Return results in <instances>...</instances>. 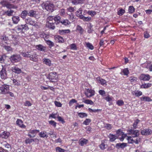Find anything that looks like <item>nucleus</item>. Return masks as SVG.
Returning a JSON list of instances; mask_svg holds the SVG:
<instances>
[{
    "instance_id": "nucleus-11",
    "label": "nucleus",
    "mask_w": 152,
    "mask_h": 152,
    "mask_svg": "<svg viewBox=\"0 0 152 152\" xmlns=\"http://www.w3.org/2000/svg\"><path fill=\"white\" fill-rule=\"evenodd\" d=\"M28 15L31 17L37 18L39 17V13L38 12L31 10L29 11Z\"/></svg>"
},
{
    "instance_id": "nucleus-48",
    "label": "nucleus",
    "mask_w": 152,
    "mask_h": 152,
    "mask_svg": "<svg viewBox=\"0 0 152 152\" xmlns=\"http://www.w3.org/2000/svg\"><path fill=\"white\" fill-rule=\"evenodd\" d=\"M135 9L132 6H130L128 9V12L130 13H133L134 12Z\"/></svg>"
},
{
    "instance_id": "nucleus-58",
    "label": "nucleus",
    "mask_w": 152,
    "mask_h": 152,
    "mask_svg": "<svg viewBox=\"0 0 152 152\" xmlns=\"http://www.w3.org/2000/svg\"><path fill=\"white\" fill-rule=\"evenodd\" d=\"M83 11V9L81 8H80L79 10L77 11L76 12L77 15L79 17V15H82V12Z\"/></svg>"
},
{
    "instance_id": "nucleus-16",
    "label": "nucleus",
    "mask_w": 152,
    "mask_h": 152,
    "mask_svg": "<svg viewBox=\"0 0 152 152\" xmlns=\"http://www.w3.org/2000/svg\"><path fill=\"white\" fill-rule=\"evenodd\" d=\"M23 121L21 119H18L16 124L17 125L22 128H25L26 126L23 124Z\"/></svg>"
},
{
    "instance_id": "nucleus-47",
    "label": "nucleus",
    "mask_w": 152,
    "mask_h": 152,
    "mask_svg": "<svg viewBox=\"0 0 152 152\" xmlns=\"http://www.w3.org/2000/svg\"><path fill=\"white\" fill-rule=\"evenodd\" d=\"M78 116L81 118H83L87 117V115L85 113H78Z\"/></svg>"
},
{
    "instance_id": "nucleus-17",
    "label": "nucleus",
    "mask_w": 152,
    "mask_h": 152,
    "mask_svg": "<svg viewBox=\"0 0 152 152\" xmlns=\"http://www.w3.org/2000/svg\"><path fill=\"white\" fill-rule=\"evenodd\" d=\"M42 61L43 63L47 66H50L51 65V61L48 58H44L42 59Z\"/></svg>"
},
{
    "instance_id": "nucleus-21",
    "label": "nucleus",
    "mask_w": 152,
    "mask_h": 152,
    "mask_svg": "<svg viewBox=\"0 0 152 152\" xmlns=\"http://www.w3.org/2000/svg\"><path fill=\"white\" fill-rule=\"evenodd\" d=\"M132 93L133 95H134L137 97H139L142 95V92L139 90L132 91Z\"/></svg>"
},
{
    "instance_id": "nucleus-18",
    "label": "nucleus",
    "mask_w": 152,
    "mask_h": 152,
    "mask_svg": "<svg viewBox=\"0 0 152 152\" xmlns=\"http://www.w3.org/2000/svg\"><path fill=\"white\" fill-rule=\"evenodd\" d=\"M46 25L50 29H54L55 28V23L50 22H47Z\"/></svg>"
},
{
    "instance_id": "nucleus-32",
    "label": "nucleus",
    "mask_w": 152,
    "mask_h": 152,
    "mask_svg": "<svg viewBox=\"0 0 152 152\" xmlns=\"http://www.w3.org/2000/svg\"><path fill=\"white\" fill-rule=\"evenodd\" d=\"M1 144L3 146H4L5 148H10L11 147V145L7 143L6 141L2 142Z\"/></svg>"
},
{
    "instance_id": "nucleus-31",
    "label": "nucleus",
    "mask_w": 152,
    "mask_h": 152,
    "mask_svg": "<svg viewBox=\"0 0 152 152\" xmlns=\"http://www.w3.org/2000/svg\"><path fill=\"white\" fill-rule=\"evenodd\" d=\"M127 146V144L126 143H117L116 144V147L118 148H124Z\"/></svg>"
},
{
    "instance_id": "nucleus-9",
    "label": "nucleus",
    "mask_w": 152,
    "mask_h": 152,
    "mask_svg": "<svg viewBox=\"0 0 152 152\" xmlns=\"http://www.w3.org/2000/svg\"><path fill=\"white\" fill-rule=\"evenodd\" d=\"M84 94L87 98H90L94 95V91L91 89H87L85 91Z\"/></svg>"
},
{
    "instance_id": "nucleus-30",
    "label": "nucleus",
    "mask_w": 152,
    "mask_h": 152,
    "mask_svg": "<svg viewBox=\"0 0 152 152\" xmlns=\"http://www.w3.org/2000/svg\"><path fill=\"white\" fill-rule=\"evenodd\" d=\"M30 59L34 61H36L37 60V55L35 53L32 55H31Z\"/></svg>"
},
{
    "instance_id": "nucleus-2",
    "label": "nucleus",
    "mask_w": 152,
    "mask_h": 152,
    "mask_svg": "<svg viewBox=\"0 0 152 152\" xmlns=\"http://www.w3.org/2000/svg\"><path fill=\"white\" fill-rule=\"evenodd\" d=\"M15 30L17 33H24L25 31L29 29L28 26L26 24L18 25L15 27Z\"/></svg>"
},
{
    "instance_id": "nucleus-36",
    "label": "nucleus",
    "mask_w": 152,
    "mask_h": 152,
    "mask_svg": "<svg viewBox=\"0 0 152 152\" xmlns=\"http://www.w3.org/2000/svg\"><path fill=\"white\" fill-rule=\"evenodd\" d=\"M140 99L142 101L150 102L152 101L151 98L148 96H143L141 97Z\"/></svg>"
},
{
    "instance_id": "nucleus-20",
    "label": "nucleus",
    "mask_w": 152,
    "mask_h": 152,
    "mask_svg": "<svg viewBox=\"0 0 152 152\" xmlns=\"http://www.w3.org/2000/svg\"><path fill=\"white\" fill-rule=\"evenodd\" d=\"M27 15H28V11L25 10L22 11L20 15V16L21 18L24 19L26 18Z\"/></svg>"
},
{
    "instance_id": "nucleus-6",
    "label": "nucleus",
    "mask_w": 152,
    "mask_h": 152,
    "mask_svg": "<svg viewBox=\"0 0 152 152\" xmlns=\"http://www.w3.org/2000/svg\"><path fill=\"white\" fill-rule=\"evenodd\" d=\"M127 132L129 134L131 135L134 137H139L138 136L140 134L139 131L137 130L129 129Z\"/></svg>"
},
{
    "instance_id": "nucleus-61",
    "label": "nucleus",
    "mask_w": 152,
    "mask_h": 152,
    "mask_svg": "<svg viewBox=\"0 0 152 152\" xmlns=\"http://www.w3.org/2000/svg\"><path fill=\"white\" fill-rule=\"evenodd\" d=\"M116 104L119 106H122L124 104V102L122 100H118L116 102Z\"/></svg>"
},
{
    "instance_id": "nucleus-46",
    "label": "nucleus",
    "mask_w": 152,
    "mask_h": 152,
    "mask_svg": "<svg viewBox=\"0 0 152 152\" xmlns=\"http://www.w3.org/2000/svg\"><path fill=\"white\" fill-rule=\"evenodd\" d=\"M87 13L91 16H94L96 14V12L93 10H89L88 11Z\"/></svg>"
},
{
    "instance_id": "nucleus-15",
    "label": "nucleus",
    "mask_w": 152,
    "mask_h": 152,
    "mask_svg": "<svg viewBox=\"0 0 152 152\" xmlns=\"http://www.w3.org/2000/svg\"><path fill=\"white\" fill-rule=\"evenodd\" d=\"M10 134V132L4 131L0 134V137L6 139L8 138Z\"/></svg>"
},
{
    "instance_id": "nucleus-26",
    "label": "nucleus",
    "mask_w": 152,
    "mask_h": 152,
    "mask_svg": "<svg viewBox=\"0 0 152 152\" xmlns=\"http://www.w3.org/2000/svg\"><path fill=\"white\" fill-rule=\"evenodd\" d=\"M80 18L82 19L85 21H89L91 19V18L89 17H85L83 15H79Z\"/></svg>"
},
{
    "instance_id": "nucleus-62",
    "label": "nucleus",
    "mask_w": 152,
    "mask_h": 152,
    "mask_svg": "<svg viewBox=\"0 0 152 152\" xmlns=\"http://www.w3.org/2000/svg\"><path fill=\"white\" fill-rule=\"evenodd\" d=\"M70 48L72 50H75L77 49L76 45L75 44L70 45Z\"/></svg>"
},
{
    "instance_id": "nucleus-27",
    "label": "nucleus",
    "mask_w": 152,
    "mask_h": 152,
    "mask_svg": "<svg viewBox=\"0 0 152 152\" xmlns=\"http://www.w3.org/2000/svg\"><path fill=\"white\" fill-rule=\"evenodd\" d=\"M61 19V17L58 15H56L54 17V21L56 25L60 23Z\"/></svg>"
},
{
    "instance_id": "nucleus-24",
    "label": "nucleus",
    "mask_w": 152,
    "mask_h": 152,
    "mask_svg": "<svg viewBox=\"0 0 152 152\" xmlns=\"http://www.w3.org/2000/svg\"><path fill=\"white\" fill-rule=\"evenodd\" d=\"M12 70L13 72L17 74H20L22 72L20 69L16 66L12 67Z\"/></svg>"
},
{
    "instance_id": "nucleus-12",
    "label": "nucleus",
    "mask_w": 152,
    "mask_h": 152,
    "mask_svg": "<svg viewBox=\"0 0 152 152\" xmlns=\"http://www.w3.org/2000/svg\"><path fill=\"white\" fill-rule=\"evenodd\" d=\"M150 78V76L148 74H142L140 77V79L141 80L148 81Z\"/></svg>"
},
{
    "instance_id": "nucleus-43",
    "label": "nucleus",
    "mask_w": 152,
    "mask_h": 152,
    "mask_svg": "<svg viewBox=\"0 0 152 152\" xmlns=\"http://www.w3.org/2000/svg\"><path fill=\"white\" fill-rule=\"evenodd\" d=\"M83 102L86 104L93 105L94 103L92 101L89 99H86L83 101Z\"/></svg>"
},
{
    "instance_id": "nucleus-25",
    "label": "nucleus",
    "mask_w": 152,
    "mask_h": 152,
    "mask_svg": "<svg viewBox=\"0 0 152 152\" xmlns=\"http://www.w3.org/2000/svg\"><path fill=\"white\" fill-rule=\"evenodd\" d=\"M79 144L81 146H83L86 144L88 142V140L85 139H81L79 140Z\"/></svg>"
},
{
    "instance_id": "nucleus-63",
    "label": "nucleus",
    "mask_w": 152,
    "mask_h": 152,
    "mask_svg": "<svg viewBox=\"0 0 152 152\" xmlns=\"http://www.w3.org/2000/svg\"><path fill=\"white\" fill-rule=\"evenodd\" d=\"M59 34L63 35L66 33V30H60L58 31Z\"/></svg>"
},
{
    "instance_id": "nucleus-56",
    "label": "nucleus",
    "mask_w": 152,
    "mask_h": 152,
    "mask_svg": "<svg viewBox=\"0 0 152 152\" xmlns=\"http://www.w3.org/2000/svg\"><path fill=\"white\" fill-rule=\"evenodd\" d=\"M91 120L89 119H86L83 123V124L87 125L91 122Z\"/></svg>"
},
{
    "instance_id": "nucleus-55",
    "label": "nucleus",
    "mask_w": 152,
    "mask_h": 152,
    "mask_svg": "<svg viewBox=\"0 0 152 152\" xmlns=\"http://www.w3.org/2000/svg\"><path fill=\"white\" fill-rule=\"evenodd\" d=\"M34 142V140L33 139H30L28 138L25 140V143L26 144H30L32 142Z\"/></svg>"
},
{
    "instance_id": "nucleus-29",
    "label": "nucleus",
    "mask_w": 152,
    "mask_h": 152,
    "mask_svg": "<svg viewBox=\"0 0 152 152\" xmlns=\"http://www.w3.org/2000/svg\"><path fill=\"white\" fill-rule=\"evenodd\" d=\"M14 12V10H10L5 11L4 13L5 15L8 16H11L13 15V13Z\"/></svg>"
},
{
    "instance_id": "nucleus-42",
    "label": "nucleus",
    "mask_w": 152,
    "mask_h": 152,
    "mask_svg": "<svg viewBox=\"0 0 152 152\" xmlns=\"http://www.w3.org/2000/svg\"><path fill=\"white\" fill-rule=\"evenodd\" d=\"M13 83L14 85L17 86H19L20 85V81L17 80L16 79L12 80Z\"/></svg>"
},
{
    "instance_id": "nucleus-60",
    "label": "nucleus",
    "mask_w": 152,
    "mask_h": 152,
    "mask_svg": "<svg viewBox=\"0 0 152 152\" xmlns=\"http://www.w3.org/2000/svg\"><path fill=\"white\" fill-rule=\"evenodd\" d=\"M122 72L124 75H127L129 74V71L127 68H125L123 70Z\"/></svg>"
},
{
    "instance_id": "nucleus-50",
    "label": "nucleus",
    "mask_w": 152,
    "mask_h": 152,
    "mask_svg": "<svg viewBox=\"0 0 152 152\" xmlns=\"http://www.w3.org/2000/svg\"><path fill=\"white\" fill-rule=\"evenodd\" d=\"M30 52H24L23 53V56L26 57H31V54Z\"/></svg>"
},
{
    "instance_id": "nucleus-3",
    "label": "nucleus",
    "mask_w": 152,
    "mask_h": 152,
    "mask_svg": "<svg viewBox=\"0 0 152 152\" xmlns=\"http://www.w3.org/2000/svg\"><path fill=\"white\" fill-rule=\"evenodd\" d=\"M127 140L129 143L133 144L135 143L138 144L140 142V138L139 137H134L133 136H127Z\"/></svg>"
},
{
    "instance_id": "nucleus-54",
    "label": "nucleus",
    "mask_w": 152,
    "mask_h": 152,
    "mask_svg": "<svg viewBox=\"0 0 152 152\" xmlns=\"http://www.w3.org/2000/svg\"><path fill=\"white\" fill-rule=\"evenodd\" d=\"M113 98L111 96L110 97L109 95L106 97L105 98V99L108 102H111L113 101Z\"/></svg>"
},
{
    "instance_id": "nucleus-37",
    "label": "nucleus",
    "mask_w": 152,
    "mask_h": 152,
    "mask_svg": "<svg viewBox=\"0 0 152 152\" xmlns=\"http://www.w3.org/2000/svg\"><path fill=\"white\" fill-rule=\"evenodd\" d=\"M46 132L45 131H42L39 133V135L42 138H47L48 137V135L46 134Z\"/></svg>"
},
{
    "instance_id": "nucleus-33",
    "label": "nucleus",
    "mask_w": 152,
    "mask_h": 152,
    "mask_svg": "<svg viewBox=\"0 0 152 152\" xmlns=\"http://www.w3.org/2000/svg\"><path fill=\"white\" fill-rule=\"evenodd\" d=\"M151 86L152 84L150 83L143 84L141 85L140 88H147L151 87Z\"/></svg>"
},
{
    "instance_id": "nucleus-44",
    "label": "nucleus",
    "mask_w": 152,
    "mask_h": 152,
    "mask_svg": "<svg viewBox=\"0 0 152 152\" xmlns=\"http://www.w3.org/2000/svg\"><path fill=\"white\" fill-rule=\"evenodd\" d=\"M9 2L6 0H3L0 2V3L4 7H6Z\"/></svg>"
},
{
    "instance_id": "nucleus-1",
    "label": "nucleus",
    "mask_w": 152,
    "mask_h": 152,
    "mask_svg": "<svg viewBox=\"0 0 152 152\" xmlns=\"http://www.w3.org/2000/svg\"><path fill=\"white\" fill-rule=\"evenodd\" d=\"M42 6L43 9H45L49 12H52L54 10V4L49 1L42 3Z\"/></svg>"
},
{
    "instance_id": "nucleus-39",
    "label": "nucleus",
    "mask_w": 152,
    "mask_h": 152,
    "mask_svg": "<svg viewBox=\"0 0 152 152\" xmlns=\"http://www.w3.org/2000/svg\"><path fill=\"white\" fill-rule=\"evenodd\" d=\"M46 44L49 46L50 48L54 46V43L50 40H45Z\"/></svg>"
},
{
    "instance_id": "nucleus-5",
    "label": "nucleus",
    "mask_w": 152,
    "mask_h": 152,
    "mask_svg": "<svg viewBox=\"0 0 152 152\" xmlns=\"http://www.w3.org/2000/svg\"><path fill=\"white\" fill-rule=\"evenodd\" d=\"M48 78L52 82H55L57 81L58 77L57 73L55 72H51L49 73Z\"/></svg>"
},
{
    "instance_id": "nucleus-35",
    "label": "nucleus",
    "mask_w": 152,
    "mask_h": 152,
    "mask_svg": "<svg viewBox=\"0 0 152 152\" xmlns=\"http://www.w3.org/2000/svg\"><path fill=\"white\" fill-rule=\"evenodd\" d=\"M97 82L102 85H103L106 83V81L102 79H100V78H97Z\"/></svg>"
},
{
    "instance_id": "nucleus-64",
    "label": "nucleus",
    "mask_w": 152,
    "mask_h": 152,
    "mask_svg": "<svg viewBox=\"0 0 152 152\" xmlns=\"http://www.w3.org/2000/svg\"><path fill=\"white\" fill-rule=\"evenodd\" d=\"M58 121L59 122H61L62 124H64L65 123L64 119L61 116H58L57 117Z\"/></svg>"
},
{
    "instance_id": "nucleus-57",
    "label": "nucleus",
    "mask_w": 152,
    "mask_h": 152,
    "mask_svg": "<svg viewBox=\"0 0 152 152\" xmlns=\"http://www.w3.org/2000/svg\"><path fill=\"white\" fill-rule=\"evenodd\" d=\"M140 121L138 119H137L135 121L134 123L133 124V126L134 128L136 129L137 127V125Z\"/></svg>"
},
{
    "instance_id": "nucleus-28",
    "label": "nucleus",
    "mask_w": 152,
    "mask_h": 152,
    "mask_svg": "<svg viewBox=\"0 0 152 152\" xmlns=\"http://www.w3.org/2000/svg\"><path fill=\"white\" fill-rule=\"evenodd\" d=\"M108 137L110 138V141L112 142L114 141L117 138L116 135L112 134H110Z\"/></svg>"
},
{
    "instance_id": "nucleus-22",
    "label": "nucleus",
    "mask_w": 152,
    "mask_h": 152,
    "mask_svg": "<svg viewBox=\"0 0 152 152\" xmlns=\"http://www.w3.org/2000/svg\"><path fill=\"white\" fill-rule=\"evenodd\" d=\"M11 38V40L12 42V43L14 44L17 43L18 42V39L16 36L15 35H10Z\"/></svg>"
},
{
    "instance_id": "nucleus-51",
    "label": "nucleus",
    "mask_w": 152,
    "mask_h": 152,
    "mask_svg": "<svg viewBox=\"0 0 152 152\" xmlns=\"http://www.w3.org/2000/svg\"><path fill=\"white\" fill-rule=\"evenodd\" d=\"M56 152H64L65 150L60 147H57L56 148Z\"/></svg>"
},
{
    "instance_id": "nucleus-49",
    "label": "nucleus",
    "mask_w": 152,
    "mask_h": 152,
    "mask_svg": "<svg viewBox=\"0 0 152 152\" xmlns=\"http://www.w3.org/2000/svg\"><path fill=\"white\" fill-rule=\"evenodd\" d=\"M49 124L52 125L54 128H55L56 125V123L54 121L51 120L48 121Z\"/></svg>"
},
{
    "instance_id": "nucleus-4",
    "label": "nucleus",
    "mask_w": 152,
    "mask_h": 152,
    "mask_svg": "<svg viewBox=\"0 0 152 152\" xmlns=\"http://www.w3.org/2000/svg\"><path fill=\"white\" fill-rule=\"evenodd\" d=\"M10 59L12 63H15L21 60V57L20 55L15 54L12 55Z\"/></svg>"
},
{
    "instance_id": "nucleus-53",
    "label": "nucleus",
    "mask_w": 152,
    "mask_h": 152,
    "mask_svg": "<svg viewBox=\"0 0 152 152\" xmlns=\"http://www.w3.org/2000/svg\"><path fill=\"white\" fill-rule=\"evenodd\" d=\"M107 147V145L104 142H102L99 145L100 148L102 150H104Z\"/></svg>"
},
{
    "instance_id": "nucleus-34",
    "label": "nucleus",
    "mask_w": 152,
    "mask_h": 152,
    "mask_svg": "<svg viewBox=\"0 0 152 152\" xmlns=\"http://www.w3.org/2000/svg\"><path fill=\"white\" fill-rule=\"evenodd\" d=\"M56 40L58 42H62L64 41L63 38L61 36L57 35L55 38Z\"/></svg>"
},
{
    "instance_id": "nucleus-8",
    "label": "nucleus",
    "mask_w": 152,
    "mask_h": 152,
    "mask_svg": "<svg viewBox=\"0 0 152 152\" xmlns=\"http://www.w3.org/2000/svg\"><path fill=\"white\" fill-rule=\"evenodd\" d=\"M1 93L2 94H5L8 92L9 90V86L6 84H4L0 87Z\"/></svg>"
},
{
    "instance_id": "nucleus-41",
    "label": "nucleus",
    "mask_w": 152,
    "mask_h": 152,
    "mask_svg": "<svg viewBox=\"0 0 152 152\" xmlns=\"http://www.w3.org/2000/svg\"><path fill=\"white\" fill-rule=\"evenodd\" d=\"M2 46L4 48V49L8 52L11 51L13 50V49L10 46L6 45H3Z\"/></svg>"
},
{
    "instance_id": "nucleus-7",
    "label": "nucleus",
    "mask_w": 152,
    "mask_h": 152,
    "mask_svg": "<svg viewBox=\"0 0 152 152\" xmlns=\"http://www.w3.org/2000/svg\"><path fill=\"white\" fill-rule=\"evenodd\" d=\"M0 75L2 79L5 80L7 78V74L5 66H2L1 70L0 71Z\"/></svg>"
},
{
    "instance_id": "nucleus-38",
    "label": "nucleus",
    "mask_w": 152,
    "mask_h": 152,
    "mask_svg": "<svg viewBox=\"0 0 152 152\" xmlns=\"http://www.w3.org/2000/svg\"><path fill=\"white\" fill-rule=\"evenodd\" d=\"M70 2L74 4H76L83 3V0H69Z\"/></svg>"
},
{
    "instance_id": "nucleus-40",
    "label": "nucleus",
    "mask_w": 152,
    "mask_h": 152,
    "mask_svg": "<svg viewBox=\"0 0 152 152\" xmlns=\"http://www.w3.org/2000/svg\"><path fill=\"white\" fill-rule=\"evenodd\" d=\"M6 7L9 9H15L17 8L16 6L14 5L13 4H10L9 2Z\"/></svg>"
},
{
    "instance_id": "nucleus-14",
    "label": "nucleus",
    "mask_w": 152,
    "mask_h": 152,
    "mask_svg": "<svg viewBox=\"0 0 152 152\" xmlns=\"http://www.w3.org/2000/svg\"><path fill=\"white\" fill-rule=\"evenodd\" d=\"M36 48L37 50L39 51L44 52L46 51V47L42 45L39 44L36 45Z\"/></svg>"
},
{
    "instance_id": "nucleus-10",
    "label": "nucleus",
    "mask_w": 152,
    "mask_h": 152,
    "mask_svg": "<svg viewBox=\"0 0 152 152\" xmlns=\"http://www.w3.org/2000/svg\"><path fill=\"white\" fill-rule=\"evenodd\" d=\"M25 21L26 23L29 24L31 25L34 26L36 28H38L39 26L37 25L36 21L33 20L31 18H28L26 19Z\"/></svg>"
},
{
    "instance_id": "nucleus-13",
    "label": "nucleus",
    "mask_w": 152,
    "mask_h": 152,
    "mask_svg": "<svg viewBox=\"0 0 152 152\" xmlns=\"http://www.w3.org/2000/svg\"><path fill=\"white\" fill-rule=\"evenodd\" d=\"M141 133L143 135H149L152 133V130L149 129H145L141 130Z\"/></svg>"
},
{
    "instance_id": "nucleus-45",
    "label": "nucleus",
    "mask_w": 152,
    "mask_h": 152,
    "mask_svg": "<svg viewBox=\"0 0 152 152\" xmlns=\"http://www.w3.org/2000/svg\"><path fill=\"white\" fill-rule=\"evenodd\" d=\"M86 46L89 49L91 50H93L94 48V47L93 45L89 42H87L86 43Z\"/></svg>"
},
{
    "instance_id": "nucleus-23",
    "label": "nucleus",
    "mask_w": 152,
    "mask_h": 152,
    "mask_svg": "<svg viewBox=\"0 0 152 152\" xmlns=\"http://www.w3.org/2000/svg\"><path fill=\"white\" fill-rule=\"evenodd\" d=\"M37 132H39V131L37 130H31L29 132V133L28 134V135L31 138L34 137L35 136V135H34L32 136H31L30 134H37Z\"/></svg>"
},
{
    "instance_id": "nucleus-19",
    "label": "nucleus",
    "mask_w": 152,
    "mask_h": 152,
    "mask_svg": "<svg viewBox=\"0 0 152 152\" xmlns=\"http://www.w3.org/2000/svg\"><path fill=\"white\" fill-rule=\"evenodd\" d=\"M12 20L13 23L17 24L20 20L19 17L18 16H14L12 18Z\"/></svg>"
},
{
    "instance_id": "nucleus-59",
    "label": "nucleus",
    "mask_w": 152,
    "mask_h": 152,
    "mask_svg": "<svg viewBox=\"0 0 152 152\" xmlns=\"http://www.w3.org/2000/svg\"><path fill=\"white\" fill-rule=\"evenodd\" d=\"M125 12V10L122 9H120L118 12V14L120 16L122 15Z\"/></svg>"
},
{
    "instance_id": "nucleus-52",
    "label": "nucleus",
    "mask_w": 152,
    "mask_h": 152,
    "mask_svg": "<svg viewBox=\"0 0 152 152\" xmlns=\"http://www.w3.org/2000/svg\"><path fill=\"white\" fill-rule=\"evenodd\" d=\"M77 30L81 34L83 33V29L79 25L77 27Z\"/></svg>"
}]
</instances>
